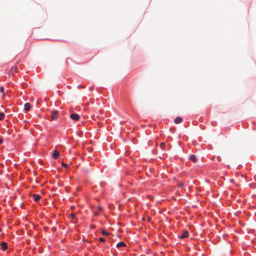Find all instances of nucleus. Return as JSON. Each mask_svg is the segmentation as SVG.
<instances>
[{"instance_id": "obj_19", "label": "nucleus", "mask_w": 256, "mask_h": 256, "mask_svg": "<svg viewBox=\"0 0 256 256\" xmlns=\"http://www.w3.org/2000/svg\"><path fill=\"white\" fill-rule=\"evenodd\" d=\"M78 88H84V86H81V85H79V86H78Z\"/></svg>"}, {"instance_id": "obj_11", "label": "nucleus", "mask_w": 256, "mask_h": 256, "mask_svg": "<svg viewBox=\"0 0 256 256\" xmlns=\"http://www.w3.org/2000/svg\"><path fill=\"white\" fill-rule=\"evenodd\" d=\"M190 160L192 161H193L194 162H196V156L194 154H192L190 156Z\"/></svg>"}, {"instance_id": "obj_6", "label": "nucleus", "mask_w": 256, "mask_h": 256, "mask_svg": "<svg viewBox=\"0 0 256 256\" xmlns=\"http://www.w3.org/2000/svg\"><path fill=\"white\" fill-rule=\"evenodd\" d=\"M24 110L26 111L30 110L31 106L29 102H26L24 104Z\"/></svg>"}, {"instance_id": "obj_3", "label": "nucleus", "mask_w": 256, "mask_h": 256, "mask_svg": "<svg viewBox=\"0 0 256 256\" xmlns=\"http://www.w3.org/2000/svg\"><path fill=\"white\" fill-rule=\"evenodd\" d=\"M60 156V152L57 150H54L52 154V157L54 159H57Z\"/></svg>"}, {"instance_id": "obj_13", "label": "nucleus", "mask_w": 256, "mask_h": 256, "mask_svg": "<svg viewBox=\"0 0 256 256\" xmlns=\"http://www.w3.org/2000/svg\"><path fill=\"white\" fill-rule=\"evenodd\" d=\"M0 92L2 93V97L4 98L5 96V94L4 92V88L3 87H1L0 88Z\"/></svg>"}, {"instance_id": "obj_12", "label": "nucleus", "mask_w": 256, "mask_h": 256, "mask_svg": "<svg viewBox=\"0 0 256 256\" xmlns=\"http://www.w3.org/2000/svg\"><path fill=\"white\" fill-rule=\"evenodd\" d=\"M102 234L103 235H104V236H108L110 234L108 232L105 230H102Z\"/></svg>"}, {"instance_id": "obj_9", "label": "nucleus", "mask_w": 256, "mask_h": 256, "mask_svg": "<svg viewBox=\"0 0 256 256\" xmlns=\"http://www.w3.org/2000/svg\"><path fill=\"white\" fill-rule=\"evenodd\" d=\"M70 217L72 218V222L74 223L75 224L76 222V214H72L70 215Z\"/></svg>"}, {"instance_id": "obj_22", "label": "nucleus", "mask_w": 256, "mask_h": 256, "mask_svg": "<svg viewBox=\"0 0 256 256\" xmlns=\"http://www.w3.org/2000/svg\"><path fill=\"white\" fill-rule=\"evenodd\" d=\"M91 228H95V226H91Z\"/></svg>"}, {"instance_id": "obj_18", "label": "nucleus", "mask_w": 256, "mask_h": 256, "mask_svg": "<svg viewBox=\"0 0 256 256\" xmlns=\"http://www.w3.org/2000/svg\"><path fill=\"white\" fill-rule=\"evenodd\" d=\"M183 185H184V184H183L182 183H180V184H178V186H179V187H182V186H183Z\"/></svg>"}, {"instance_id": "obj_20", "label": "nucleus", "mask_w": 256, "mask_h": 256, "mask_svg": "<svg viewBox=\"0 0 256 256\" xmlns=\"http://www.w3.org/2000/svg\"><path fill=\"white\" fill-rule=\"evenodd\" d=\"M13 69H14V70H16V68H11V71L12 72L13 71Z\"/></svg>"}, {"instance_id": "obj_23", "label": "nucleus", "mask_w": 256, "mask_h": 256, "mask_svg": "<svg viewBox=\"0 0 256 256\" xmlns=\"http://www.w3.org/2000/svg\"><path fill=\"white\" fill-rule=\"evenodd\" d=\"M92 89H93V88H90V90L92 91Z\"/></svg>"}, {"instance_id": "obj_15", "label": "nucleus", "mask_w": 256, "mask_h": 256, "mask_svg": "<svg viewBox=\"0 0 256 256\" xmlns=\"http://www.w3.org/2000/svg\"><path fill=\"white\" fill-rule=\"evenodd\" d=\"M165 142H162L160 144V147L162 148V149H164V146H165Z\"/></svg>"}, {"instance_id": "obj_17", "label": "nucleus", "mask_w": 256, "mask_h": 256, "mask_svg": "<svg viewBox=\"0 0 256 256\" xmlns=\"http://www.w3.org/2000/svg\"><path fill=\"white\" fill-rule=\"evenodd\" d=\"M62 166L64 167H66L68 166V164L64 163H62Z\"/></svg>"}, {"instance_id": "obj_21", "label": "nucleus", "mask_w": 256, "mask_h": 256, "mask_svg": "<svg viewBox=\"0 0 256 256\" xmlns=\"http://www.w3.org/2000/svg\"><path fill=\"white\" fill-rule=\"evenodd\" d=\"M98 210H102V208L101 206H98Z\"/></svg>"}, {"instance_id": "obj_2", "label": "nucleus", "mask_w": 256, "mask_h": 256, "mask_svg": "<svg viewBox=\"0 0 256 256\" xmlns=\"http://www.w3.org/2000/svg\"><path fill=\"white\" fill-rule=\"evenodd\" d=\"M70 118L75 120L77 121L80 119V116L78 114H72L70 115Z\"/></svg>"}, {"instance_id": "obj_16", "label": "nucleus", "mask_w": 256, "mask_h": 256, "mask_svg": "<svg viewBox=\"0 0 256 256\" xmlns=\"http://www.w3.org/2000/svg\"><path fill=\"white\" fill-rule=\"evenodd\" d=\"M99 240L101 242H105V239L104 238H99Z\"/></svg>"}, {"instance_id": "obj_1", "label": "nucleus", "mask_w": 256, "mask_h": 256, "mask_svg": "<svg viewBox=\"0 0 256 256\" xmlns=\"http://www.w3.org/2000/svg\"><path fill=\"white\" fill-rule=\"evenodd\" d=\"M52 119L53 120H56L58 119V111L54 110L51 112Z\"/></svg>"}, {"instance_id": "obj_5", "label": "nucleus", "mask_w": 256, "mask_h": 256, "mask_svg": "<svg viewBox=\"0 0 256 256\" xmlns=\"http://www.w3.org/2000/svg\"><path fill=\"white\" fill-rule=\"evenodd\" d=\"M188 231H184L182 234L180 236V238L182 239L188 238Z\"/></svg>"}, {"instance_id": "obj_10", "label": "nucleus", "mask_w": 256, "mask_h": 256, "mask_svg": "<svg viewBox=\"0 0 256 256\" xmlns=\"http://www.w3.org/2000/svg\"><path fill=\"white\" fill-rule=\"evenodd\" d=\"M126 246V244L124 242H120L116 244V247L118 248H120L122 246Z\"/></svg>"}, {"instance_id": "obj_14", "label": "nucleus", "mask_w": 256, "mask_h": 256, "mask_svg": "<svg viewBox=\"0 0 256 256\" xmlns=\"http://www.w3.org/2000/svg\"><path fill=\"white\" fill-rule=\"evenodd\" d=\"M4 112H1L0 114V120H2L4 119Z\"/></svg>"}, {"instance_id": "obj_7", "label": "nucleus", "mask_w": 256, "mask_h": 256, "mask_svg": "<svg viewBox=\"0 0 256 256\" xmlns=\"http://www.w3.org/2000/svg\"><path fill=\"white\" fill-rule=\"evenodd\" d=\"M182 118L180 117V116H178L174 119V122L176 124H180V122H182Z\"/></svg>"}, {"instance_id": "obj_4", "label": "nucleus", "mask_w": 256, "mask_h": 256, "mask_svg": "<svg viewBox=\"0 0 256 256\" xmlns=\"http://www.w3.org/2000/svg\"><path fill=\"white\" fill-rule=\"evenodd\" d=\"M2 250L3 251L6 250L8 248V244L6 242H2L0 244Z\"/></svg>"}, {"instance_id": "obj_8", "label": "nucleus", "mask_w": 256, "mask_h": 256, "mask_svg": "<svg viewBox=\"0 0 256 256\" xmlns=\"http://www.w3.org/2000/svg\"><path fill=\"white\" fill-rule=\"evenodd\" d=\"M32 197L35 202H38L40 198V196L38 194H33Z\"/></svg>"}]
</instances>
